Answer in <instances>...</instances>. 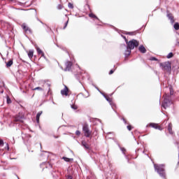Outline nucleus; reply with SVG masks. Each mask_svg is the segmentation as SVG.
Returning a JSON list of instances; mask_svg holds the SVG:
<instances>
[{"label":"nucleus","instance_id":"f257e3e1","mask_svg":"<svg viewBox=\"0 0 179 179\" xmlns=\"http://www.w3.org/2000/svg\"><path fill=\"white\" fill-rule=\"evenodd\" d=\"M126 43L127 44V50H129L128 52V54H131V50H134L135 47H138L139 46V41L132 39L131 41L128 42V39H126Z\"/></svg>","mask_w":179,"mask_h":179},{"label":"nucleus","instance_id":"f03ea898","mask_svg":"<svg viewBox=\"0 0 179 179\" xmlns=\"http://www.w3.org/2000/svg\"><path fill=\"white\" fill-rule=\"evenodd\" d=\"M154 169L155 171L159 174L160 177H162V178H166V171L164 170V166H163V165H158L155 164Z\"/></svg>","mask_w":179,"mask_h":179},{"label":"nucleus","instance_id":"7ed1b4c3","mask_svg":"<svg viewBox=\"0 0 179 179\" xmlns=\"http://www.w3.org/2000/svg\"><path fill=\"white\" fill-rule=\"evenodd\" d=\"M160 68L164 72H170L171 71V64L169 62H165L160 64Z\"/></svg>","mask_w":179,"mask_h":179},{"label":"nucleus","instance_id":"20e7f679","mask_svg":"<svg viewBox=\"0 0 179 179\" xmlns=\"http://www.w3.org/2000/svg\"><path fill=\"white\" fill-rule=\"evenodd\" d=\"M83 131L84 132L85 136L86 138H90L92 135V131L89 129V125L87 124H85L83 127Z\"/></svg>","mask_w":179,"mask_h":179},{"label":"nucleus","instance_id":"39448f33","mask_svg":"<svg viewBox=\"0 0 179 179\" xmlns=\"http://www.w3.org/2000/svg\"><path fill=\"white\" fill-rule=\"evenodd\" d=\"M24 118V115L22 113H18L15 116H14V122H23V120Z\"/></svg>","mask_w":179,"mask_h":179},{"label":"nucleus","instance_id":"423d86ee","mask_svg":"<svg viewBox=\"0 0 179 179\" xmlns=\"http://www.w3.org/2000/svg\"><path fill=\"white\" fill-rule=\"evenodd\" d=\"M148 128H154L155 129H159V131H162L163 128L162 126L159 125V124L156 123H150L147 125Z\"/></svg>","mask_w":179,"mask_h":179},{"label":"nucleus","instance_id":"0eeeda50","mask_svg":"<svg viewBox=\"0 0 179 179\" xmlns=\"http://www.w3.org/2000/svg\"><path fill=\"white\" fill-rule=\"evenodd\" d=\"M22 29L25 31V33H31V29L26 24V23H23L21 25Z\"/></svg>","mask_w":179,"mask_h":179},{"label":"nucleus","instance_id":"6e6552de","mask_svg":"<svg viewBox=\"0 0 179 179\" xmlns=\"http://www.w3.org/2000/svg\"><path fill=\"white\" fill-rule=\"evenodd\" d=\"M65 66H66V67H65V69H64V71H65L66 72L71 71V68H72V62H66Z\"/></svg>","mask_w":179,"mask_h":179},{"label":"nucleus","instance_id":"1a4fd4ad","mask_svg":"<svg viewBox=\"0 0 179 179\" xmlns=\"http://www.w3.org/2000/svg\"><path fill=\"white\" fill-rule=\"evenodd\" d=\"M69 93V89L65 85L64 89L61 90V94H62V96H68Z\"/></svg>","mask_w":179,"mask_h":179},{"label":"nucleus","instance_id":"9d476101","mask_svg":"<svg viewBox=\"0 0 179 179\" xmlns=\"http://www.w3.org/2000/svg\"><path fill=\"white\" fill-rule=\"evenodd\" d=\"M105 99H106V100H107V101H108V103H110V106H112V107H115V103H114L113 102V99L112 98H110L108 96H105Z\"/></svg>","mask_w":179,"mask_h":179},{"label":"nucleus","instance_id":"9b49d317","mask_svg":"<svg viewBox=\"0 0 179 179\" xmlns=\"http://www.w3.org/2000/svg\"><path fill=\"white\" fill-rule=\"evenodd\" d=\"M167 17L169 19L171 22L174 23V16L170 13V11H167Z\"/></svg>","mask_w":179,"mask_h":179},{"label":"nucleus","instance_id":"f8f14e48","mask_svg":"<svg viewBox=\"0 0 179 179\" xmlns=\"http://www.w3.org/2000/svg\"><path fill=\"white\" fill-rule=\"evenodd\" d=\"M81 145L82 146H83V148H85V149L86 150H87L88 149H90V146H89V144H87V143H86L85 141H83L82 143H81Z\"/></svg>","mask_w":179,"mask_h":179},{"label":"nucleus","instance_id":"ddd939ff","mask_svg":"<svg viewBox=\"0 0 179 179\" xmlns=\"http://www.w3.org/2000/svg\"><path fill=\"white\" fill-rule=\"evenodd\" d=\"M168 131L171 135H173V124L169 123L168 126Z\"/></svg>","mask_w":179,"mask_h":179},{"label":"nucleus","instance_id":"4468645a","mask_svg":"<svg viewBox=\"0 0 179 179\" xmlns=\"http://www.w3.org/2000/svg\"><path fill=\"white\" fill-rule=\"evenodd\" d=\"M138 50L140 52H142V54H145L146 52V48L143 45H140Z\"/></svg>","mask_w":179,"mask_h":179},{"label":"nucleus","instance_id":"2eb2a0df","mask_svg":"<svg viewBox=\"0 0 179 179\" xmlns=\"http://www.w3.org/2000/svg\"><path fill=\"white\" fill-rule=\"evenodd\" d=\"M33 55H34V50H29L28 57H29V58H30V59H31V58H33Z\"/></svg>","mask_w":179,"mask_h":179},{"label":"nucleus","instance_id":"dca6fc26","mask_svg":"<svg viewBox=\"0 0 179 179\" xmlns=\"http://www.w3.org/2000/svg\"><path fill=\"white\" fill-rule=\"evenodd\" d=\"M41 114H43V111H40L36 115V122L38 124L40 122V117L41 116Z\"/></svg>","mask_w":179,"mask_h":179},{"label":"nucleus","instance_id":"f3484780","mask_svg":"<svg viewBox=\"0 0 179 179\" xmlns=\"http://www.w3.org/2000/svg\"><path fill=\"white\" fill-rule=\"evenodd\" d=\"M36 51H37V52H38V54L39 55H41V57H44V52H43V50H41V49H40L39 48H38L36 49Z\"/></svg>","mask_w":179,"mask_h":179},{"label":"nucleus","instance_id":"a211bd4d","mask_svg":"<svg viewBox=\"0 0 179 179\" xmlns=\"http://www.w3.org/2000/svg\"><path fill=\"white\" fill-rule=\"evenodd\" d=\"M11 65H13V60L10 59L6 63V68H10Z\"/></svg>","mask_w":179,"mask_h":179},{"label":"nucleus","instance_id":"6ab92c4d","mask_svg":"<svg viewBox=\"0 0 179 179\" xmlns=\"http://www.w3.org/2000/svg\"><path fill=\"white\" fill-rule=\"evenodd\" d=\"M41 166H46V167H50V169H52V164L50 162L43 163Z\"/></svg>","mask_w":179,"mask_h":179},{"label":"nucleus","instance_id":"aec40b11","mask_svg":"<svg viewBox=\"0 0 179 179\" xmlns=\"http://www.w3.org/2000/svg\"><path fill=\"white\" fill-rule=\"evenodd\" d=\"M89 16L92 18V19H96L97 20H99V17H97L96 16V15H94L93 13H91L89 14Z\"/></svg>","mask_w":179,"mask_h":179},{"label":"nucleus","instance_id":"412c9836","mask_svg":"<svg viewBox=\"0 0 179 179\" xmlns=\"http://www.w3.org/2000/svg\"><path fill=\"white\" fill-rule=\"evenodd\" d=\"M68 23H69V18H67L66 21L64 22V25L63 27L64 30H65V29H66V26H68Z\"/></svg>","mask_w":179,"mask_h":179},{"label":"nucleus","instance_id":"4be33fe9","mask_svg":"<svg viewBox=\"0 0 179 179\" xmlns=\"http://www.w3.org/2000/svg\"><path fill=\"white\" fill-rule=\"evenodd\" d=\"M136 31L127 32L126 34L128 36H136Z\"/></svg>","mask_w":179,"mask_h":179},{"label":"nucleus","instance_id":"5701e85b","mask_svg":"<svg viewBox=\"0 0 179 179\" xmlns=\"http://www.w3.org/2000/svg\"><path fill=\"white\" fill-rule=\"evenodd\" d=\"M169 105L167 104V99H164V103L162 104V107H164V108H166Z\"/></svg>","mask_w":179,"mask_h":179},{"label":"nucleus","instance_id":"b1692460","mask_svg":"<svg viewBox=\"0 0 179 179\" xmlns=\"http://www.w3.org/2000/svg\"><path fill=\"white\" fill-rule=\"evenodd\" d=\"M173 27H174L175 30H179V24H178V22H176L173 25Z\"/></svg>","mask_w":179,"mask_h":179},{"label":"nucleus","instance_id":"393cba45","mask_svg":"<svg viewBox=\"0 0 179 179\" xmlns=\"http://www.w3.org/2000/svg\"><path fill=\"white\" fill-rule=\"evenodd\" d=\"M6 100H7V104H10L12 103V100H10V98L9 97V96H7Z\"/></svg>","mask_w":179,"mask_h":179},{"label":"nucleus","instance_id":"a878e982","mask_svg":"<svg viewBox=\"0 0 179 179\" xmlns=\"http://www.w3.org/2000/svg\"><path fill=\"white\" fill-rule=\"evenodd\" d=\"M173 57H174V55L173 54V52L169 53V55L166 56L168 59L173 58Z\"/></svg>","mask_w":179,"mask_h":179},{"label":"nucleus","instance_id":"bb28decb","mask_svg":"<svg viewBox=\"0 0 179 179\" xmlns=\"http://www.w3.org/2000/svg\"><path fill=\"white\" fill-rule=\"evenodd\" d=\"M63 159H64V162H71V160H73V159H69L68 157H64Z\"/></svg>","mask_w":179,"mask_h":179},{"label":"nucleus","instance_id":"cd10ccee","mask_svg":"<svg viewBox=\"0 0 179 179\" xmlns=\"http://www.w3.org/2000/svg\"><path fill=\"white\" fill-rule=\"evenodd\" d=\"M71 108L73 110H78V106L76 104L71 105Z\"/></svg>","mask_w":179,"mask_h":179},{"label":"nucleus","instance_id":"c85d7f7f","mask_svg":"<svg viewBox=\"0 0 179 179\" xmlns=\"http://www.w3.org/2000/svg\"><path fill=\"white\" fill-rule=\"evenodd\" d=\"M32 90H40V91H42L43 88L41 87H37L36 88L32 89Z\"/></svg>","mask_w":179,"mask_h":179},{"label":"nucleus","instance_id":"c756f323","mask_svg":"<svg viewBox=\"0 0 179 179\" xmlns=\"http://www.w3.org/2000/svg\"><path fill=\"white\" fill-rule=\"evenodd\" d=\"M150 61H159V59H157L156 57H152L150 58Z\"/></svg>","mask_w":179,"mask_h":179},{"label":"nucleus","instance_id":"7c9ffc66","mask_svg":"<svg viewBox=\"0 0 179 179\" xmlns=\"http://www.w3.org/2000/svg\"><path fill=\"white\" fill-rule=\"evenodd\" d=\"M76 135L77 136H80V131L77 130V131H76Z\"/></svg>","mask_w":179,"mask_h":179},{"label":"nucleus","instance_id":"2f4dec72","mask_svg":"<svg viewBox=\"0 0 179 179\" xmlns=\"http://www.w3.org/2000/svg\"><path fill=\"white\" fill-rule=\"evenodd\" d=\"M132 128H134V127H132V126H131V125L127 126L128 131H132Z\"/></svg>","mask_w":179,"mask_h":179},{"label":"nucleus","instance_id":"473e14b6","mask_svg":"<svg viewBox=\"0 0 179 179\" xmlns=\"http://www.w3.org/2000/svg\"><path fill=\"white\" fill-rule=\"evenodd\" d=\"M170 94L171 96H173V94H174V91L172 90V88H170Z\"/></svg>","mask_w":179,"mask_h":179},{"label":"nucleus","instance_id":"72a5a7b5","mask_svg":"<svg viewBox=\"0 0 179 179\" xmlns=\"http://www.w3.org/2000/svg\"><path fill=\"white\" fill-rule=\"evenodd\" d=\"M69 7L71 8V9H73V4L69 3Z\"/></svg>","mask_w":179,"mask_h":179},{"label":"nucleus","instance_id":"f704fd0d","mask_svg":"<svg viewBox=\"0 0 179 179\" xmlns=\"http://www.w3.org/2000/svg\"><path fill=\"white\" fill-rule=\"evenodd\" d=\"M115 70H110L109 72V75H113V73H114Z\"/></svg>","mask_w":179,"mask_h":179},{"label":"nucleus","instance_id":"c9c22d12","mask_svg":"<svg viewBox=\"0 0 179 179\" xmlns=\"http://www.w3.org/2000/svg\"><path fill=\"white\" fill-rule=\"evenodd\" d=\"M0 146H3V141L0 140Z\"/></svg>","mask_w":179,"mask_h":179},{"label":"nucleus","instance_id":"e433bc0d","mask_svg":"<svg viewBox=\"0 0 179 179\" xmlns=\"http://www.w3.org/2000/svg\"><path fill=\"white\" fill-rule=\"evenodd\" d=\"M57 8L58 9H62V6L61 4H59L58 6H57Z\"/></svg>","mask_w":179,"mask_h":179},{"label":"nucleus","instance_id":"4c0bfd02","mask_svg":"<svg viewBox=\"0 0 179 179\" xmlns=\"http://www.w3.org/2000/svg\"><path fill=\"white\" fill-rule=\"evenodd\" d=\"M122 120H123L124 122H127V120H125V118L123 117Z\"/></svg>","mask_w":179,"mask_h":179},{"label":"nucleus","instance_id":"58836bf2","mask_svg":"<svg viewBox=\"0 0 179 179\" xmlns=\"http://www.w3.org/2000/svg\"><path fill=\"white\" fill-rule=\"evenodd\" d=\"M87 6L90 9V6L88 3H87Z\"/></svg>","mask_w":179,"mask_h":179},{"label":"nucleus","instance_id":"ea45409f","mask_svg":"<svg viewBox=\"0 0 179 179\" xmlns=\"http://www.w3.org/2000/svg\"><path fill=\"white\" fill-rule=\"evenodd\" d=\"M55 138L57 139V138H59V136H55Z\"/></svg>","mask_w":179,"mask_h":179},{"label":"nucleus","instance_id":"a19ab883","mask_svg":"<svg viewBox=\"0 0 179 179\" xmlns=\"http://www.w3.org/2000/svg\"><path fill=\"white\" fill-rule=\"evenodd\" d=\"M7 149L9 150V145L7 144Z\"/></svg>","mask_w":179,"mask_h":179},{"label":"nucleus","instance_id":"79ce46f5","mask_svg":"<svg viewBox=\"0 0 179 179\" xmlns=\"http://www.w3.org/2000/svg\"><path fill=\"white\" fill-rule=\"evenodd\" d=\"M124 38L125 40H127V38H126L125 36H124Z\"/></svg>","mask_w":179,"mask_h":179},{"label":"nucleus","instance_id":"37998d69","mask_svg":"<svg viewBox=\"0 0 179 179\" xmlns=\"http://www.w3.org/2000/svg\"><path fill=\"white\" fill-rule=\"evenodd\" d=\"M10 1H15V0H10Z\"/></svg>","mask_w":179,"mask_h":179},{"label":"nucleus","instance_id":"c03bdc74","mask_svg":"<svg viewBox=\"0 0 179 179\" xmlns=\"http://www.w3.org/2000/svg\"><path fill=\"white\" fill-rule=\"evenodd\" d=\"M71 179H72V178H71Z\"/></svg>","mask_w":179,"mask_h":179}]
</instances>
